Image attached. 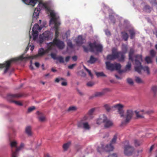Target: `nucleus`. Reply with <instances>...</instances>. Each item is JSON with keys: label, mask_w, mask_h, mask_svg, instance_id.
I'll list each match as a JSON object with an SVG mask.
<instances>
[{"label": "nucleus", "mask_w": 157, "mask_h": 157, "mask_svg": "<svg viewBox=\"0 0 157 157\" xmlns=\"http://www.w3.org/2000/svg\"><path fill=\"white\" fill-rule=\"evenodd\" d=\"M25 132L28 136H30L32 135V128L31 126H27L25 129Z\"/></svg>", "instance_id": "nucleus-26"}, {"label": "nucleus", "mask_w": 157, "mask_h": 157, "mask_svg": "<svg viewBox=\"0 0 157 157\" xmlns=\"http://www.w3.org/2000/svg\"><path fill=\"white\" fill-rule=\"evenodd\" d=\"M114 149L113 146L112 144L110 143L109 145L107 144L105 146L104 144H101L100 147H98L97 148L98 151L100 153L104 151L106 152H109L113 151Z\"/></svg>", "instance_id": "nucleus-9"}, {"label": "nucleus", "mask_w": 157, "mask_h": 157, "mask_svg": "<svg viewBox=\"0 0 157 157\" xmlns=\"http://www.w3.org/2000/svg\"><path fill=\"white\" fill-rule=\"evenodd\" d=\"M127 82L131 85H132L133 84V82L132 80L130 78H128L127 79Z\"/></svg>", "instance_id": "nucleus-48"}, {"label": "nucleus", "mask_w": 157, "mask_h": 157, "mask_svg": "<svg viewBox=\"0 0 157 157\" xmlns=\"http://www.w3.org/2000/svg\"><path fill=\"white\" fill-rule=\"evenodd\" d=\"M124 106L120 104H117L114 105L112 107L113 108H115L118 110V112L120 115L121 117H123L124 116V111L123 109Z\"/></svg>", "instance_id": "nucleus-14"}, {"label": "nucleus", "mask_w": 157, "mask_h": 157, "mask_svg": "<svg viewBox=\"0 0 157 157\" xmlns=\"http://www.w3.org/2000/svg\"><path fill=\"white\" fill-rule=\"evenodd\" d=\"M134 53V51L132 49H131L129 53V59L132 62L133 61L132 56Z\"/></svg>", "instance_id": "nucleus-33"}, {"label": "nucleus", "mask_w": 157, "mask_h": 157, "mask_svg": "<svg viewBox=\"0 0 157 157\" xmlns=\"http://www.w3.org/2000/svg\"><path fill=\"white\" fill-rule=\"evenodd\" d=\"M133 114V112L131 110H128L127 111L125 117V119L124 121L126 123H128L129 122L132 117Z\"/></svg>", "instance_id": "nucleus-15"}, {"label": "nucleus", "mask_w": 157, "mask_h": 157, "mask_svg": "<svg viewBox=\"0 0 157 157\" xmlns=\"http://www.w3.org/2000/svg\"><path fill=\"white\" fill-rule=\"evenodd\" d=\"M71 144V143L70 142H68L67 143L64 144L63 146V147L64 151H67L70 146Z\"/></svg>", "instance_id": "nucleus-34"}, {"label": "nucleus", "mask_w": 157, "mask_h": 157, "mask_svg": "<svg viewBox=\"0 0 157 157\" xmlns=\"http://www.w3.org/2000/svg\"><path fill=\"white\" fill-rule=\"evenodd\" d=\"M76 65V64H74L68 66V68L70 69H72L74 66Z\"/></svg>", "instance_id": "nucleus-56"}, {"label": "nucleus", "mask_w": 157, "mask_h": 157, "mask_svg": "<svg viewBox=\"0 0 157 157\" xmlns=\"http://www.w3.org/2000/svg\"><path fill=\"white\" fill-rule=\"evenodd\" d=\"M95 110V108H93L91 109L83 117L85 120H89L93 118V115Z\"/></svg>", "instance_id": "nucleus-17"}, {"label": "nucleus", "mask_w": 157, "mask_h": 157, "mask_svg": "<svg viewBox=\"0 0 157 157\" xmlns=\"http://www.w3.org/2000/svg\"><path fill=\"white\" fill-rule=\"evenodd\" d=\"M135 78V80L136 82L138 83H143V81L139 77L136 76Z\"/></svg>", "instance_id": "nucleus-40"}, {"label": "nucleus", "mask_w": 157, "mask_h": 157, "mask_svg": "<svg viewBox=\"0 0 157 157\" xmlns=\"http://www.w3.org/2000/svg\"><path fill=\"white\" fill-rule=\"evenodd\" d=\"M57 59L58 60L60 63H64V59L61 56H59L57 57Z\"/></svg>", "instance_id": "nucleus-45"}, {"label": "nucleus", "mask_w": 157, "mask_h": 157, "mask_svg": "<svg viewBox=\"0 0 157 157\" xmlns=\"http://www.w3.org/2000/svg\"><path fill=\"white\" fill-rule=\"evenodd\" d=\"M105 93L104 90L101 92H96L92 95V96L90 97V98H92L94 97H99L103 95Z\"/></svg>", "instance_id": "nucleus-25"}, {"label": "nucleus", "mask_w": 157, "mask_h": 157, "mask_svg": "<svg viewBox=\"0 0 157 157\" xmlns=\"http://www.w3.org/2000/svg\"><path fill=\"white\" fill-rule=\"evenodd\" d=\"M94 84V83L92 82H89L87 83V86H93Z\"/></svg>", "instance_id": "nucleus-57"}, {"label": "nucleus", "mask_w": 157, "mask_h": 157, "mask_svg": "<svg viewBox=\"0 0 157 157\" xmlns=\"http://www.w3.org/2000/svg\"><path fill=\"white\" fill-rule=\"evenodd\" d=\"M35 108L34 106H32V107H30L28 108V112L30 113L35 109Z\"/></svg>", "instance_id": "nucleus-52"}, {"label": "nucleus", "mask_w": 157, "mask_h": 157, "mask_svg": "<svg viewBox=\"0 0 157 157\" xmlns=\"http://www.w3.org/2000/svg\"><path fill=\"white\" fill-rule=\"evenodd\" d=\"M36 113L38 115V118L40 121L43 122L45 120V117L43 113L39 111H37Z\"/></svg>", "instance_id": "nucleus-23"}, {"label": "nucleus", "mask_w": 157, "mask_h": 157, "mask_svg": "<svg viewBox=\"0 0 157 157\" xmlns=\"http://www.w3.org/2000/svg\"><path fill=\"white\" fill-rule=\"evenodd\" d=\"M95 74L98 77L106 76L103 72H96Z\"/></svg>", "instance_id": "nucleus-43"}, {"label": "nucleus", "mask_w": 157, "mask_h": 157, "mask_svg": "<svg viewBox=\"0 0 157 157\" xmlns=\"http://www.w3.org/2000/svg\"><path fill=\"white\" fill-rule=\"evenodd\" d=\"M145 60L147 63H151L152 62V60L151 57L149 56L146 57Z\"/></svg>", "instance_id": "nucleus-44"}, {"label": "nucleus", "mask_w": 157, "mask_h": 157, "mask_svg": "<svg viewBox=\"0 0 157 157\" xmlns=\"http://www.w3.org/2000/svg\"><path fill=\"white\" fill-rule=\"evenodd\" d=\"M145 9L146 10L148 9L149 10V11H148L149 12H150L151 11L150 10L151 8L149 6H146L145 7Z\"/></svg>", "instance_id": "nucleus-59"}, {"label": "nucleus", "mask_w": 157, "mask_h": 157, "mask_svg": "<svg viewBox=\"0 0 157 157\" xmlns=\"http://www.w3.org/2000/svg\"><path fill=\"white\" fill-rule=\"evenodd\" d=\"M153 113L154 111L152 110L146 111L142 110L139 112L135 111L136 116L138 118H143V114H150Z\"/></svg>", "instance_id": "nucleus-13"}, {"label": "nucleus", "mask_w": 157, "mask_h": 157, "mask_svg": "<svg viewBox=\"0 0 157 157\" xmlns=\"http://www.w3.org/2000/svg\"><path fill=\"white\" fill-rule=\"evenodd\" d=\"M75 42L78 46H80L83 43V39L81 36H79L75 39Z\"/></svg>", "instance_id": "nucleus-21"}, {"label": "nucleus", "mask_w": 157, "mask_h": 157, "mask_svg": "<svg viewBox=\"0 0 157 157\" xmlns=\"http://www.w3.org/2000/svg\"><path fill=\"white\" fill-rule=\"evenodd\" d=\"M49 50L48 49L44 50L43 48H41L38 51V53L37 54L33 56H29V57H25L23 56V55H22L18 57L14 58V59H17L16 60V62L18 60H22L24 59H34L36 58L39 56H41L44 55L45 54L48 52V50Z\"/></svg>", "instance_id": "nucleus-2"}, {"label": "nucleus", "mask_w": 157, "mask_h": 157, "mask_svg": "<svg viewBox=\"0 0 157 157\" xmlns=\"http://www.w3.org/2000/svg\"><path fill=\"white\" fill-rule=\"evenodd\" d=\"M104 125L105 128H109L112 127L113 125V121L109 119H108L106 116L105 117Z\"/></svg>", "instance_id": "nucleus-16"}, {"label": "nucleus", "mask_w": 157, "mask_h": 157, "mask_svg": "<svg viewBox=\"0 0 157 157\" xmlns=\"http://www.w3.org/2000/svg\"><path fill=\"white\" fill-rule=\"evenodd\" d=\"M54 46H56L59 49H62L64 48L65 44L62 41L58 39L54 38L52 42L48 44V49L51 50Z\"/></svg>", "instance_id": "nucleus-4"}, {"label": "nucleus", "mask_w": 157, "mask_h": 157, "mask_svg": "<svg viewBox=\"0 0 157 157\" xmlns=\"http://www.w3.org/2000/svg\"><path fill=\"white\" fill-rule=\"evenodd\" d=\"M32 29L37 30L40 31L41 29V28L39 27V25L37 24H35L34 25Z\"/></svg>", "instance_id": "nucleus-39"}, {"label": "nucleus", "mask_w": 157, "mask_h": 157, "mask_svg": "<svg viewBox=\"0 0 157 157\" xmlns=\"http://www.w3.org/2000/svg\"><path fill=\"white\" fill-rule=\"evenodd\" d=\"M129 32L130 34V37L131 39H133L135 36V32L133 29H131L129 30Z\"/></svg>", "instance_id": "nucleus-35"}, {"label": "nucleus", "mask_w": 157, "mask_h": 157, "mask_svg": "<svg viewBox=\"0 0 157 157\" xmlns=\"http://www.w3.org/2000/svg\"><path fill=\"white\" fill-rule=\"evenodd\" d=\"M150 54L152 57H154L156 54V52L153 49H151L150 51Z\"/></svg>", "instance_id": "nucleus-41"}, {"label": "nucleus", "mask_w": 157, "mask_h": 157, "mask_svg": "<svg viewBox=\"0 0 157 157\" xmlns=\"http://www.w3.org/2000/svg\"><path fill=\"white\" fill-rule=\"evenodd\" d=\"M90 51L91 52H101L103 51V46L100 44L95 41L89 44Z\"/></svg>", "instance_id": "nucleus-6"}, {"label": "nucleus", "mask_w": 157, "mask_h": 157, "mask_svg": "<svg viewBox=\"0 0 157 157\" xmlns=\"http://www.w3.org/2000/svg\"><path fill=\"white\" fill-rule=\"evenodd\" d=\"M17 59L14 58H12L9 60L6 61L5 63L2 64H0V68H3L4 67H5L4 73H6L9 70L11 63L13 62H16V60Z\"/></svg>", "instance_id": "nucleus-12"}, {"label": "nucleus", "mask_w": 157, "mask_h": 157, "mask_svg": "<svg viewBox=\"0 0 157 157\" xmlns=\"http://www.w3.org/2000/svg\"><path fill=\"white\" fill-rule=\"evenodd\" d=\"M117 134H116L115 135H114L113 138L112 139L110 143L112 144H115L117 139Z\"/></svg>", "instance_id": "nucleus-36"}, {"label": "nucleus", "mask_w": 157, "mask_h": 157, "mask_svg": "<svg viewBox=\"0 0 157 157\" xmlns=\"http://www.w3.org/2000/svg\"><path fill=\"white\" fill-rule=\"evenodd\" d=\"M121 55V53H116V52H115L113 51H112V54L111 55H109L107 56V59L113 60L117 59V58H118L119 56Z\"/></svg>", "instance_id": "nucleus-18"}, {"label": "nucleus", "mask_w": 157, "mask_h": 157, "mask_svg": "<svg viewBox=\"0 0 157 157\" xmlns=\"http://www.w3.org/2000/svg\"><path fill=\"white\" fill-rule=\"evenodd\" d=\"M51 56L52 58L54 59H56L57 57H56V55L55 54L52 53L51 54Z\"/></svg>", "instance_id": "nucleus-55"}, {"label": "nucleus", "mask_w": 157, "mask_h": 157, "mask_svg": "<svg viewBox=\"0 0 157 157\" xmlns=\"http://www.w3.org/2000/svg\"><path fill=\"white\" fill-rule=\"evenodd\" d=\"M22 95L19 94H9L7 95V98L9 101L15 103L16 105L21 106L22 104L19 101L12 100L14 98H19L21 97Z\"/></svg>", "instance_id": "nucleus-10"}, {"label": "nucleus", "mask_w": 157, "mask_h": 157, "mask_svg": "<svg viewBox=\"0 0 157 157\" xmlns=\"http://www.w3.org/2000/svg\"><path fill=\"white\" fill-rule=\"evenodd\" d=\"M134 142L135 145L136 146H139L141 144L138 140H135Z\"/></svg>", "instance_id": "nucleus-51"}, {"label": "nucleus", "mask_w": 157, "mask_h": 157, "mask_svg": "<svg viewBox=\"0 0 157 157\" xmlns=\"http://www.w3.org/2000/svg\"><path fill=\"white\" fill-rule=\"evenodd\" d=\"M53 33L47 30L44 32L42 36H39L38 41L40 44H42L44 41L51 40L53 38Z\"/></svg>", "instance_id": "nucleus-5"}, {"label": "nucleus", "mask_w": 157, "mask_h": 157, "mask_svg": "<svg viewBox=\"0 0 157 157\" xmlns=\"http://www.w3.org/2000/svg\"><path fill=\"white\" fill-rule=\"evenodd\" d=\"M151 89L152 91L154 93V96H155L156 92H157V86H152L151 87Z\"/></svg>", "instance_id": "nucleus-37"}, {"label": "nucleus", "mask_w": 157, "mask_h": 157, "mask_svg": "<svg viewBox=\"0 0 157 157\" xmlns=\"http://www.w3.org/2000/svg\"><path fill=\"white\" fill-rule=\"evenodd\" d=\"M17 143L15 141H12L10 142V146L12 148V154H13V151L14 152L15 151H14L13 147L15 148V151L16 150V149L17 147Z\"/></svg>", "instance_id": "nucleus-29"}, {"label": "nucleus", "mask_w": 157, "mask_h": 157, "mask_svg": "<svg viewBox=\"0 0 157 157\" xmlns=\"http://www.w3.org/2000/svg\"><path fill=\"white\" fill-rule=\"evenodd\" d=\"M104 107L107 112H109L110 111L111 108L108 105L106 104L104 105Z\"/></svg>", "instance_id": "nucleus-49"}, {"label": "nucleus", "mask_w": 157, "mask_h": 157, "mask_svg": "<svg viewBox=\"0 0 157 157\" xmlns=\"http://www.w3.org/2000/svg\"><path fill=\"white\" fill-rule=\"evenodd\" d=\"M105 117L106 116L104 115L100 116L97 120V124H100L102 123L104 124Z\"/></svg>", "instance_id": "nucleus-24"}, {"label": "nucleus", "mask_w": 157, "mask_h": 157, "mask_svg": "<svg viewBox=\"0 0 157 157\" xmlns=\"http://www.w3.org/2000/svg\"><path fill=\"white\" fill-rule=\"evenodd\" d=\"M108 157H117V155L116 154H113L109 155Z\"/></svg>", "instance_id": "nucleus-58"}, {"label": "nucleus", "mask_w": 157, "mask_h": 157, "mask_svg": "<svg viewBox=\"0 0 157 157\" xmlns=\"http://www.w3.org/2000/svg\"><path fill=\"white\" fill-rule=\"evenodd\" d=\"M39 10L37 8H36L35 9L34 13L33 15V19H36L37 17L39 16Z\"/></svg>", "instance_id": "nucleus-32"}, {"label": "nucleus", "mask_w": 157, "mask_h": 157, "mask_svg": "<svg viewBox=\"0 0 157 157\" xmlns=\"http://www.w3.org/2000/svg\"><path fill=\"white\" fill-rule=\"evenodd\" d=\"M98 60V58H95L93 56H91L87 62L90 64H93Z\"/></svg>", "instance_id": "nucleus-28"}, {"label": "nucleus", "mask_w": 157, "mask_h": 157, "mask_svg": "<svg viewBox=\"0 0 157 157\" xmlns=\"http://www.w3.org/2000/svg\"><path fill=\"white\" fill-rule=\"evenodd\" d=\"M135 63L136 66L135 67V71L139 74L141 73V70L142 69L141 61H142V58L141 55H137L135 56Z\"/></svg>", "instance_id": "nucleus-7"}, {"label": "nucleus", "mask_w": 157, "mask_h": 157, "mask_svg": "<svg viewBox=\"0 0 157 157\" xmlns=\"http://www.w3.org/2000/svg\"><path fill=\"white\" fill-rule=\"evenodd\" d=\"M33 39L35 40L37 37L38 34V30L32 29Z\"/></svg>", "instance_id": "nucleus-31"}, {"label": "nucleus", "mask_w": 157, "mask_h": 157, "mask_svg": "<svg viewBox=\"0 0 157 157\" xmlns=\"http://www.w3.org/2000/svg\"><path fill=\"white\" fill-rule=\"evenodd\" d=\"M106 68L111 71H113L115 70H120L121 68V65L120 63H115L114 64L111 63L109 62L105 63Z\"/></svg>", "instance_id": "nucleus-8"}, {"label": "nucleus", "mask_w": 157, "mask_h": 157, "mask_svg": "<svg viewBox=\"0 0 157 157\" xmlns=\"http://www.w3.org/2000/svg\"><path fill=\"white\" fill-rule=\"evenodd\" d=\"M70 56H67L65 58V61L67 62H68L70 60Z\"/></svg>", "instance_id": "nucleus-61"}, {"label": "nucleus", "mask_w": 157, "mask_h": 157, "mask_svg": "<svg viewBox=\"0 0 157 157\" xmlns=\"http://www.w3.org/2000/svg\"><path fill=\"white\" fill-rule=\"evenodd\" d=\"M150 3L153 4L156 3L155 0H149Z\"/></svg>", "instance_id": "nucleus-64"}, {"label": "nucleus", "mask_w": 157, "mask_h": 157, "mask_svg": "<svg viewBox=\"0 0 157 157\" xmlns=\"http://www.w3.org/2000/svg\"><path fill=\"white\" fill-rule=\"evenodd\" d=\"M38 6L40 7L41 6L42 8L46 9V10L50 12V15H51V13L52 12H54L53 11L51 10L48 7L46 3H43L40 2L38 5Z\"/></svg>", "instance_id": "nucleus-20"}, {"label": "nucleus", "mask_w": 157, "mask_h": 157, "mask_svg": "<svg viewBox=\"0 0 157 157\" xmlns=\"http://www.w3.org/2000/svg\"><path fill=\"white\" fill-rule=\"evenodd\" d=\"M22 2L25 4L34 6L38 0H22Z\"/></svg>", "instance_id": "nucleus-19"}, {"label": "nucleus", "mask_w": 157, "mask_h": 157, "mask_svg": "<svg viewBox=\"0 0 157 157\" xmlns=\"http://www.w3.org/2000/svg\"><path fill=\"white\" fill-rule=\"evenodd\" d=\"M123 144L124 145V153L125 155L128 156L135 155L136 151L133 147L130 145L128 141H125Z\"/></svg>", "instance_id": "nucleus-3"}, {"label": "nucleus", "mask_w": 157, "mask_h": 157, "mask_svg": "<svg viewBox=\"0 0 157 157\" xmlns=\"http://www.w3.org/2000/svg\"><path fill=\"white\" fill-rule=\"evenodd\" d=\"M67 45L69 47L72 48L73 47L72 42L71 41H68L67 42Z\"/></svg>", "instance_id": "nucleus-54"}, {"label": "nucleus", "mask_w": 157, "mask_h": 157, "mask_svg": "<svg viewBox=\"0 0 157 157\" xmlns=\"http://www.w3.org/2000/svg\"><path fill=\"white\" fill-rule=\"evenodd\" d=\"M142 70H143L145 71H146L147 73V74L149 75L150 74V72L149 71V68L148 67L145 66L144 67H143L142 66Z\"/></svg>", "instance_id": "nucleus-38"}, {"label": "nucleus", "mask_w": 157, "mask_h": 157, "mask_svg": "<svg viewBox=\"0 0 157 157\" xmlns=\"http://www.w3.org/2000/svg\"><path fill=\"white\" fill-rule=\"evenodd\" d=\"M116 53H120L121 55H119L118 56V58H117V59H118V60L119 61L121 62V61H123L124 60V53L122 52H116Z\"/></svg>", "instance_id": "nucleus-27"}, {"label": "nucleus", "mask_w": 157, "mask_h": 157, "mask_svg": "<svg viewBox=\"0 0 157 157\" xmlns=\"http://www.w3.org/2000/svg\"><path fill=\"white\" fill-rule=\"evenodd\" d=\"M83 67H84V69L86 70V71L87 72H88V74H89V75L92 78L93 77V75H92V74L91 73V71L90 70H89L87 68H86L85 66H83Z\"/></svg>", "instance_id": "nucleus-47"}, {"label": "nucleus", "mask_w": 157, "mask_h": 157, "mask_svg": "<svg viewBox=\"0 0 157 157\" xmlns=\"http://www.w3.org/2000/svg\"><path fill=\"white\" fill-rule=\"evenodd\" d=\"M86 120L84 119L83 117L81 121L78 122L77 124L78 127L80 128H83L86 130H89L90 127L88 123L85 121Z\"/></svg>", "instance_id": "nucleus-11"}, {"label": "nucleus", "mask_w": 157, "mask_h": 157, "mask_svg": "<svg viewBox=\"0 0 157 157\" xmlns=\"http://www.w3.org/2000/svg\"><path fill=\"white\" fill-rule=\"evenodd\" d=\"M51 22H53L54 23V28L55 29V37L54 38L58 39L59 36V26L60 23L58 21L59 17H57L55 13L52 12L51 13Z\"/></svg>", "instance_id": "nucleus-1"}, {"label": "nucleus", "mask_w": 157, "mask_h": 157, "mask_svg": "<svg viewBox=\"0 0 157 157\" xmlns=\"http://www.w3.org/2000/svg\"><path fill=\"white\" fill-rule=\"evenodd\" d=\"M76 108L75 106H70V107L68 109V111H75L76 110Z\"/></svg>", "instance_id": "nucleus-50"}, {"label": "nucleus", "mask_w": 157, "mask_h": 157, "mask_svg": "<svg viewBox=\"0 0 157 157\" xmlns=\"http://www.w3.org/2000/svg\"><path fill=\"white\" fill-rule=\"evenodd\" d=\"M131 63L130 62H128L127 65L125 67V69L126 70H129L131 68Z\"/></svg>", "instance_id": "nucleus-42"}, {"label": "nucleus", "mask_w": 157, "mask_h": 157, "mask_svg": "<svg viewBox=\"0 0 157 157\" xmlns=\"http://www.w3.org/2000/svg\"><path fill=\"white\" fill-rule=\"evenodd\" d=\"M127 46L123 44L122 45V50L124 53L125 54L127 52Z\"/></svg>", "instance_id": "nucleus-46"}, {"label": "nucleus", "mask_w": 157, "mask_h": 157, "mask_svg": "<svg viewBox=\"0 0 157 157\" xmlns=\"http://www.w3.org/2000/svg\"><path fill=\"white\" fill-rule=\"evenodd\" d=\"M35 65L38 68L40 66V63L38 62H36L35 63Z\"/></svg>", "instance_id": "nucleus-62"}, {"label": "nucleus", "mask_w": 157, "mask_h": 157, "mask_svg": "<svg viewBox=\"0 0 157 157\" xmlns=\"http://www.w3.org/2000/svg\"><path fill=\"white\" fill-rule=\"evenodd\" d=\"M63 79H64L63 78H56V79L55 80V82L58 83L59 82V81H60L62 80H63Z\"/></svg>", "instance_id": "nucleus-53"}, {"label": "nucleus", "mask_w": 157, "mask_h": 157, "mask_svg": "<svg viewBox=\"0 0 157 157\" xmlns=\"http://www.w3.org/2000/svg\"><path fill=\"white\" fill-rule=\"evenodd\" d=\"M24 146V144L21 143L20 146L16 149V150L14 152L13 151V154H12V157H16L18 151L20 150Z\"/></svg>", "instance_id": "nucleus-22"}, {"label": "nucleus", "mask_w": 157, "mask_h": 157, "mask_svg": "<svg viewBox=\"0 0 157 157\" xmlns=\"http://www.w3.org/2000/svg\"><path fill=\"white\" fill-rule=\"evenodd\" d=\"M122 37L124 41H127L128 38V35L127 33L125 32L121 33Z\"/></svg>", "instance_id": "nucleus-30"}, {"label": "nucleus", "mask_w": 157, "mask_h": 157, "mask_svg": "<svg viewBox=\"0 0 157 157\" xmlns=\"http://www.w3.org/2000/svg\"><path fill=\"white\" fill-rule=\"evenodd\" d=\"M72 59L74 61H76L77 60V57L76 56H75L72 57Z\"/></svg>", "instance_id": "nucleus-60"}, {"label": "nucleus", "mask_w": 157, "mask_h": 157, "mask_svg": "<svg viewBox=\"0 0 157 157\" xmlns=\"http://www.w3.org/2000/svg\"><path fill=\"white\" fill-rule=\"evenodd\" d=\"M61 85L63 86H66L67 85V83L66 82H63L61 83Z\"/></svg>", "instance_id": "nucleus-63"}]
</instances>
